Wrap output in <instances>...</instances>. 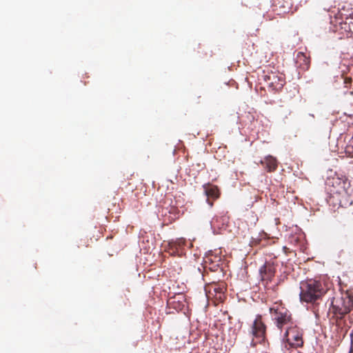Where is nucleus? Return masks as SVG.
<instances>
[{
	"mask_svg": "<svg viewBox=\"0 0 353 353\" xmlns=\"http://www.w3.org/2000/svg\"><path fill=\"white\" fill-rule=\"evenodd\" d=\"M353 308V294L348 292L334 296L331 301L330 313L336 319H343Z\"/></svg>",
	"mask_w": 353,
	"mask_h": 353,
	"instance_id": "obj_2",
	"label": "nucleus"
},
{
	"mask_svg": "<svg viewBox=\"0 0 353 353\" xmlns=\"http://www.w3.org/2000/svg\"><path fill=\"white\" fill-rule=\"evenodd\" d=\"M263 77L267 86L274 92H280L285 84L284 74L278 72H269Z\"/></svg>",
	"mask_w": 353,
	"mask_h": 353,
	"instance_id": "obj_6",
	"label": "nucleus"
},
{
	"mask_svg": "<svg viewBox=\"0 0 353 353\" xmlns=\"http://www.w3.org/2000/svg\"><path fill=\"white\" fill-rule=\"evenodd\" d=\"M325 184L330 194H338L343 198L349 195L350 182L345 176L334 174L327 179Z\"/></svg>",
	"mask_w": 353,
	"mask_h": 353,
	"instance_id": "obj_3",
	"label": "nucleus"
},
{
	"mask_svg": "<svg viewBox=\"0 0 353 353\" xmlns=\"http://www.w3.org/2000/svg\"><path fill=\"white\" fill-rule=\"evenodd\" d=\"M326 293L325 285L320 280L307 279L300 283V300L307 303L317 304Z\"/></svg>",
	"mask_w": 353,
	"mask_h": 353,
	"instance_id": "obj_1",
	"label": "nucleus"
},
{
	"mask_svg": "<svg viewBox=\"0 0 353 353\" xmlns=\"http://www.w3.org/2000/svg\"><path fill=\"white\" fill-rule=\"evenodd\" d=\"M339 202H340V205H342L343 204H342V200L341 199L339 200Z\"/></svg>",
	"mask_w": 353,
	"mask_h": 353,
	"instance_id": "obj_19",
	"label": "nucleus"
},
{
	"mask_svg": "<svg viewBox=\"0 0 353 353\" xmlns=\"http://www.w3.org/2000/svg\"><path fill=\"white\" fill-rule=\"evenodd\" d=\"M296 63L298 68L303 70H307L310 65V59L305 53L299 52L296 57Z\"/></svg>",
	"mask_w": 353,
	"mask_h": 353,
	"instance_id": "obj_11",
	"label": "nucleus"
},
{
	"mask_svg": "<svg viewBox=\"0 0 353 353\" xmlns=\"http://www.w3.org/2000/svg\"><path fill=\"white\" fill-rule=\"evenodd\" d=\"M352 82V79L351 77H345L344 78V84L346 88H347L350 85H351Z\"/></svg>",
	"mask_w": 353,
	"mask_h": 353,
	"instance_id": "obj_16",
	"label": "nucleus"
},
{
	"mask_svg": "<svg viewBox=\"0 0 353 353\" xmlns=\"http://www.w3.org/2000/svg\"><path fill=\"white\" fill-rule=\"evenodd\" d=\"M350 195H351V192H349V195L346 198H343V197H341V198L344 199H347V201H349V199H347V197H350Z\"/></svg>",
	"mask_w": 353,
	"mask_h": 353,
	"instance_id": "obj_17",
	"label": "nucleus"
},
{
	"mask_svg": "<svg viewBox=\"0 0 353 353\" xmlns=\"http://www.w3.org/2000/svg\"><path fill=\"white\" fill-rule=\"evenodd\" d=\"M270 312L276 326L280 330L291 323V314L281 302H275L270 307Z\"/></svg>",
	"mask_w": 353,
	"mask_h": 353,
	"instance_id": "obj_4",
	"label": "nucleus"
},
{
	"mask_svg": "<svg viewBox=\"0 0 353 353\" xmlns=\"http://www.w3.org/2000/svg\"><path fill=\"white\" fill-rule=\"evenodd\" d=\"M266 332V326L262 321L261 315L256 316L251 327V333L254 337L252 344L255 345L257 343H261L265 341Z\"/></svg>",
	"mask_w": 353,
	"mask_h": 353,
	"instance_id": "obj_8",
	"label": "nucleus"
},
{
	"mask_svg": "<svg viewBox=\"0 0 353 353\" xmlns=\"http://www.w3.org/2000/svg\"><path fill=\"white\" fill-rule=\"evenodd\" d=\"M283 248V250H284L285 252V253H287V252H288V248H286L285 246H284Z\"/></svg>",
	"mask_w": 353,
	"mask_h": 353,
	"instance_id": "obj_18",
	"label": "nucleus"
},
{
	"mask_svg": "<svg viewBox=\"0 0 353 353\" xmlns=\"http://www.w3.org/2000/svg\"><path fill=\"white\" fill-rule=\"evenodd\" d=\"M226 288L223 283H212L205 287L206 296L208 299L214 301V304L223 302L225 299Z\"/></svg>",
	"mask_w": 353,
	"mask_h": 353,
	"instance_id": "obj_5",
	"label": "nucleus"
},
{
	"mask_svg": "<svg viewBox=\"0 0 353 353\" xmlns=\"http://www.w3.org/2000/svg\"><path fill=\"white\" fill-rule=\"evenodd\" d=\"M343 28L349 32L346 34L347 37L353 38V21H351L350 23H345Z\"/></svg>",
	"mask_w": 353,
	"mask_h": 353,
	"instance_id": "obj_14",
	"label": "nucleus"
},
{
	"mask_svg": "<svg viewBox=\"0 0 353 353\" xmlns=\"http://www.w3.org/2000/svg\"><path fill=\"white\" fill-rule=\"evenodd\" d=\"M277 265L276 259H272L266 261L259 268L260 279L265 285L268 284L274 278Z\"/></svg>",
	"mask_w": 353,
	"mask_h": 353,
	"instance_id": "obj_7",
	"label": "nucleus"
},
{
	"mask_svg": "<svg viewBox=\"0 0 353 353\" xmlns=\"http://www.w3.org/2000/svg\"><path fill=\"white\" fill-rule=\"evenodd\" d=\"M345 152L349 154H353V137L350 139L348 144L346 145Z\"/></svg>",
	"mask_w": 353,
	"mask_h": 353,
	"instance_id": "obj_15",
	"label": "nucleus"
},
{
	"mask_svg": "<svg viewBox=\"0 0 353 353\" xmlns=\"http://www.w3.org/2000/svg\"><path fill=\"white\" fill-rule=\"evenodd\" d=\"M261 163L269 172H274L278 167V161L276 159L271 155L265 157L263 160L261 161Z\"/></svg>",
	"mask_w": 353,
	"mask_h": 353,
	"instance_id": "obj_12",
	"label": "nucleus"
},
{
	"mask_svg": "<svg viewBox=\"0 0 353 353\" xmlns=\"http://www.w3.org/2000/svg\"><path fill=\"white\" fill-rule=\"evenodd\" d=\"M185 239L183 238L177 239L175 241L169 242V247L173 252L178 251L185 244Z\"/></svg>",
	"mask_w": 353,
	"mask_h": 353,
	"instance_id": "obj_13",
	"label": "nucleus"
},
{
	"mask_svg": "<svg viewBox=\"0 0 353 353\" xmlns=\"http://www.w3.org/2000/svg\"><path fill=\"white\" fill-rule=\"evenodd\" d=\"M285 338L290 346L297 347L303 344V330L296 325L288 327L285 333Z\"/></svg>",
	"mask_w": 353,
	"mask_h": 353,
	"instance_id": "obj_9",
	"label": "nucleus"
},
{
	"mask_svg": "<svg viewBox=\"0 0 353 353\" xmlns=\"http://www.w3.org/2000/svg\"><path fill=\"white\" fill-rule=\"evenodd\" d=\"M205 196L208 197L207 201L210 206H212L213 202L210 201V199L215 200L220 196V192L216 185L210 183H206L203 185Z\"/></svg>",
	"mask_w": 353,
	"mask_h": 353,
	"instance_id": "obj_10",
	"label": "nucleus"
}]
</instances>
